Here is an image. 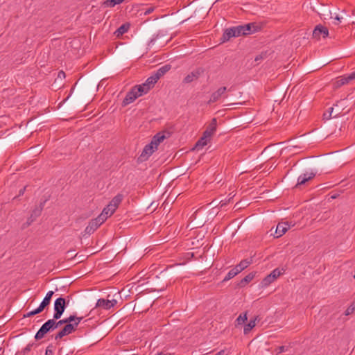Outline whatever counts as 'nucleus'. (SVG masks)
I'll return each mask as SVG.
<instances>
[{
	"label": "nucleus",
	"instance_id": "473e14b6",
	"mask_svg": "<svg viewBox=\"0 0 355 355\" xmlns=\"http://www.w3.org/2000/svg\"><path fill=\"white\" fill-rule=\"evenodd\" d=\"M125 0H107L104 2L106 6L114 7L117 4L121 3Z\"/></svg>",
	"mask_w": 355,
	"mask_h": 355
},
{
	"label": "nucleus",
	"instance_id": "2eb2a0df",
	"mask_svg": "<svg viewBox=\"0 0 355 355\" xmlns=\"http://www.w3.org/2000/svg\"><path fill=\"white\" fill-rule=\"evenodd\" d=\"M354 79L355 78H352V73L346 77L343 76L335 83V87H340L345 84L349 83L351 80Z\"/></svg>",
	"mask_w": 355,
	"mask_h": 355
},
{
	"label": "nucleus",
	"instance_id": "c85d7f7f",
	"mask_svg": "<svg viewBox=\"0 0 355 355\" xmlns=\"http://www.w3.org/2000/svg\"><path fill=\"white\" fill-rule=\"evenodd\" d=\"M239 273H240V272L238 270V269L236 267H234V268H232V270H230L229 271V272L227 274V275L223 279V282L229 281L230 279L234 277Z\"/></svg>",
	"mask_w": 355,
	"mask_h": 355
},
{
	"label": "nucleus",
	"instance_id": "5701e85b",
	"mask_svg": "<svg viewBox=\"0 0 355 355\" xmlns=\"http://www.w3.org/2000/svg\"><path fill=\"white\" fill-rule=\"evenodd\" d=\"M258 317H255L253 320H250V322L244 326L243 333L244 334H248L250 331L254 328L256 325V320Z\"/></svg>",
	"mask_w": 355,
	"mask_h": 355
},
{
	"label": "nucleus",
	"instance_id": "393cba45",
	"mask_svg": "<svg viewBox=\"0 0 355 355\" xmlns=\"http://www.w3.org/2000/svg\"><path fill=\"white\" fill-rule=\"evenodd\" d=\"M83 319V317H76L74 315H71L69 317L64 318V320L67 322V324L77 323V327L78 326V324H80V322L82 321Z\"/></svg>",
	"mask_w": 355,
	"mask_h": 355
},
{
	"label": "nucleus",
	"instance_id": "cd10ccee",
	"mask_svg": "<svg viewBox=\"0 0 355 355\" xmlns=\"http://www.w3.org/2000/svg\"><path fill=\"white\" fill-rule=\"evenodd\" d=\"M53 291H49L44 298L43 299L42 302H41V305L45 309L49 304L51 300V297L53 295Z\"/></svg>",
	"mask_w": 355,
	"mask_h": 355
},
{
	"label": "nucleus",
	"instance_id": "f03ea898",
	"mask_svg": "<svg viewBox=\"0 0 355 355\" xmlns=\"http://www.w3.org/2000/svg\"><path fill=\"white\" fill-rule=\"evenodd\" d=\"M54 320V318L49 319L42 324L35 336V340H39L43 338L47 333L55 329Z\"/></svg>",
	"mask_w": 355,
	"mask_h": 355
},
{
	"label": "nucleus",
	"instance_id": "0eeeda50",
	"mask_svg": "<svg viewBox=\"0 0 355 355\" xmlns=\"http://www.w3.org/2000/svg\"><path fill=\"white\" fill-rule=\"evenodd\" d=\"M204 73V69L201 67L197 68L186 76L183 80V83L188 84L198 79V78Z\"/></svg>",
	"mask_w": 355,
	"mask_h": 355
},
{
	"label": "nucleus",
	"instance_id": "7ed1b4c3",
	"mask_svg": "<svg viewBox=\"0 0 355 355\" xmlns=\"http://www.w3.org/2000/svg\"><path fill=\"white\" fill-rule=\"evenodd\" d=\"M67 306L66 300L63 297H58L54 302V319L58 320L61 318Z\"/></svg>",
	"mask_w": 355,
	"mask_h": 355
},
{
	"label": "nucleus",
	"instance_id": "6e6552de",
	"mask_svg": "<svg viewBox=\"0 0 355 355\" xmlns=\"http://www.w3.org/2000/svg\"><path fill=\"white\" fill-rule=\"evenodd\" d=\"M117 304L116 300H105L101 298L98 300L96 307L102 308L105 310H109L112 307H114Z\"/></svg>",
	"mask_w": 355,
	"mask_h": 355
},
{
	"label": "nucleus",
	"instance_id": "ddd939ff",
	"mask_svg": "<svg viewBox=\"0 0 355 355\" xmlns=\"http://www.w3.org/2000/svg\"><path fill=\"white\" fill-rule=\"evenodd\" d=\"M315 175V173H304L299 176L296 187L304 184L307 181L313 178Z\"/></svg>",
	"mask_w": 355,
	"mask_h": 355
},
{
	"label": "nucleus",
	"instance_id": "f257e3e1",
	"mask_svg": "<svg viewBox=\"0 0 355 355\" xmlns=\"http://www.w3.org/2000/svg\"><path fill=\"white\" fill-rule=\"evenodd\" d=\"M158 80L159 78L153 73L144 84L133 87L123 99V105L125 106L135 101L138 97L147 94L154 87Z\"/></svg>",
	"mask_w": 355,
	"mask_h": 355
},
{
	"label": "nucleus",
	"instance_id": "b1692460",
	"mask_svg": "<svg viewBox=\"0 0 355 355\" xmlns=\"http://www.w3.org/2000/svg\"><path fill=\"white\" fill-rule=\"evenodd\" d=\"M255 276V272H250L248 275H247L244 278H243L240 282H239V286H245L247 284H248L249 282H250L254 277Z\"/></svg>",
	"mask_w": 355,
	"mask_h": 355
},
{
	"label": "nucleus",
	"instance_id": "3c124183",
	"mask_svg": "<svg viewBox=\"0 0 355 355\" xmlns=\"http://www.w3.org/2000/svg\"><path fill=\"white\" fill-rule=\"evenodd\" d=\"M31 349V345H28L26 348H25V351H29Z\"/></svg>",
	"mask_w": 355,
	"mask_h": 355
},
{
	"label": "nucleus",
	"instance_id": "4468645a",
	"mask_svg": "<svg viewBox=\"0 0 355 355\" xmlns=\"http://www.w3.org/2000/svg\"><path fill=\"white\" fill-rule=\"evenodd\" d=\"M233 37H236L235 30L233 27L227 28L221 37L222 42H225Z\"/></svg>",
	"mask_w": 355,
	"mask_h": 355
},
{
	"label": "nucleus",
	"instance_id": "37998d69",
	"mask_svg": "<svg viewBox=\"0 0 355 355\" xmlns=\"http://www.w3.org/2000/svg\"><path fill=\"white\" fill-rule=\"evenodd\" d=\"M35 315V314L33 313V311L27 313L26 314H24V318H29V317H31V316H33Z\"/></svg>",
	"mask_w": 355,
	"mask_h": 355
},
{
	"label": "nucleus",
	"instance_id": "f8f14e48",
	"mask_svg": "<svg viewBox=\"0 0 355 355\" xmlns=\"http://www.w3.org/2000/svg\"><path fill=\"white\" fill-rule=\"evenodd\" d=\"M216 125H217L216 119L214 118V119H212L211 123L209 124L207 129L203 132V135H205V137H209V138L211 137V136L214 135V133L216 130Z\"/></svg>",
	"mask_w": 355,
	"mask_h": 355
},
{
	"label": "nucleus",
	"instance_id": "864d4df0",
	"mask_svg": "<svg viewBox=\"0 0 355 355\" xmlns=\"http://www.w3.org/2000/svg\"><path fill=\"white\" fill-rule=\"evenodd\" d=\"M352 78H355V71L352 73Z\"/></svg>",
	"mask_w": 355,
	"mask_h": 355
},
{
	"label": "nucleus",
	"instance_id": "aec40b11",
	"mask_svg": "<svg viewBox=\"0 0 355 355\" xmlns=\"http://www.w3.org/2000/svg\"><path fill=\"white\" fill-rule=\"evenodd\" d=\"M318 13L320 15V18L323 19H329L333 17L330 10H329L327 8H322L318 12Z\"/></svg>",
	"mask_w": 355,
	"mask_h": 355
},
{
	"label": "nucleus",
	"instance_id": "4be33fe9",
	"mask_svg": "<svg viewBox=\"0 0 355 355\" xmlns=\"http://www.w3.org/2000/svg\"><path fill=\"white\" fill-rule=\"evenodd\" d=\"M243 27H244L245 35H250V34L254 33L257 31V26H256V24L254 23H250V24L243 25Z\"/></svg>",
	"mask_w": 355,
	"mask_h": 355
},
{
	"label": "nucleus",
	"instance_id": "5fc2aeb1",
	"mask_svg": "<svg viewBox=\"0 0 355 355\" xmlns=\"http://www.w3.org/2000/svg\"><path fill=\"white\" fill-rule=\"evenodd\" d=\"M352 78H355V71L352 73Z\"/></svg>",
	"mask_w": 355,
	"mask_h": 355
},
{
	"label": "nucleus",
	"instance_id": "6e6d98bb",
	"mask_svg": "<svg viewBox=\"0 0 355 355\" xmlns=\"http://www.w3.org/2000/svg\"><path fill=\"white\" fill-rule=\"evenodd\" d=\"M338 115V113L336 114L334 116V117H336V116H337Z\"/></svg>",
	"mask_w": 355,
	"mask_h": 355
},
{
	"label": "nucleus",
	"instance_id": "9b49d317",
	"mask_svg": "<svg viewBox=\"0 0 355 355\" xmlns=\"http://www.w3.org/2000/svg\"><path fill=\"white\" fill-rule=\"evenodd\" d=\"M226 91V87H221L218 88L216 92L211 94L210 98L208 101V103L211 104L218 101L219 98L225 93Z\"/></svg>",
	"mask_w": 355,
	"mask_h": 355
},
{
	"label": "nucleus",
	"instance_id": "bb28decb",
	"mask_svg": "<svg viewBox=\"0 0 355 355\" xmlns=\"http://www.w3.org/2000/svg\"><path fill=\"white\" fill-rule=\"evenodd\" d=\"M114 213L109 209V207H106L103 209L101 214L98 216L105 222L107 218L111 216Z\"/></svg>",
	"mask_w": 355,
	"mask_h": 355
},
{
	"label": "nucleus",
	"instance_id": "de8ad7c7",
	"mask_svg": "<svg viewBox=\"0 0 355 355\" xmlns=\"http://www.w3.org/2000/svg\"><path fill=\"white\" fill-rule=\"evenodd\" d=\"M73 252H74V251H73V250H69V251L67 252V254H68L69 256H71V257L75 256V255L73 254Z\"/></svg>",
	"mask_w": 355,
	"mask_h": 355
},
{
	"label": "nucleus",
	"instance_id": "e433bc0d",
	"mask_svg": "<svg viewBox=\"0 0 355 355\" xmlns=\"http://www.w3.org/2000/svg\"><path fill=\"white\" fill-rule=\"evenodd\" d=\"M57 320H54V325L55 329H57L58 327L62 325V324H67V322L64 319L60 320L59 321H56Z\"/></svg>",
	"mask_w": 355,
	"mask_h": 355
},
{
	"label": "nucleus",
	"instance_id": "c9c22d12",
	"mask_svg": "<svg viewBox=\"0 0 355 355\" xmlns=\"http://www.w3.org/2000/svg\"><path fill=\"white\" fill-rule=\"evenodd\" d=\"M354 311H355V306H354V304L352 302L350 304V306L346 309V311L345 312V315H349L352 314Z\"/></svg>",
	"mask_w": 355,
	"mask_h": 355
},
{
	"label": "nucleus",
	"instance_id": "1a4fd4ad",
	"mask_svg": "<svg viewBox=\"0 0 355 355\" xmlns=\"http://www.w3.org/2000/svg\"><path fill=\"white\" fill-rule=\"evenodd\" d=\"M157 149L155 146L151 145V143L146 145L139 156V159L141 161L147 159Z\"/></svg>",
	"mask_w": 355,
	"mask_h": 355
},
{
	"label": "nucleus",
	"instance_id": "f704fd0d",
	"mask_svg": "<svg viewBox=\"0 0 355 355\" xmlns=\"http://www.w3.org/2000/svg\"><path fill=\"white\" fill-rule=\"evenodd\" d=\"M233 28H234V30H235V33H236V37H239L241 35H245L243 25L234 26V27H233Z\"/></svg>",
	"mask_w": 355,
	"mask_h": 355
},
{
	"label": "nucleus",
	"instance_id": "ea45409f",
	"mask_svg": "<svg viewBox=\"0 0 355 355\" xmlns=\"http://www.w3.org/2000/svg\"><path fill=\"white\" fill-rule=\"evenodd\" d=\"M53 350L51 349V347L49 346L46 349L45 355H53Z\"/></svg>",
	"mask_w": 355,
	"mask_h": 355
},
{
	"label": "nucleus",
	"instance_id": "c756f323",
	"mask_svg": "<svg viewBox=\"0 0 355 355\" xmlns=\"http://www.w3.org/2000/svg\"><path fill=\"white\" fill-rule=\"evenodd\" d=\"M123 196L122 194L119 193L116 196H114L110 202L112 203L114 207H118L119 204L123 200Z\"/></svg>",
	"mask_w": 355,
	"mask_h": 355
},
{
	"label": "nucleus",
	"instance_id": "c03bdc74",
	"mask_svg": "<svg viewBox=\"0 0 355 355\" xmlns=\"http://www.w3.org/2000/svg\"><path fill=\"white\" fill-rule=\"evenodd\" d=\"M334 19L337 21V22L335 23L336 24H338L341 21V18L338 15H336Z\"/></svg>",
	"mask_w": 355,
	"mask_h": 355
},
{
	"label": "nucleus",
	"instance_id": "39448f33",
	"mask_svg": "<svg viewBox=\"0 0 355 355\" xmlns=\"http://www.w3.org/2000/svg\"><path fill=\"white\" fill-rule=\"evenodd\" d=\"M103 223L104 221L99 216L91 220L85 230V234L89 235L93 234Z\"/></svg>",
	"mask_w": 355,
	"mask_h": 355
},
{
	"label": "nucleus",
	"instance_id": "a211bd4d",
	"mask_svg": "<svg viewBox=\"0 0 355 355\" xmlns=\"http://www.w3.org/2000/svg\"><path fill=\"white\" fill-rule=\"evenodd\" d=\"M171 67L169 64H166L159 68L156 71L153 73L159 79L162 77L166 72H168L171 69Z\"/></svg>",
	"mask_w": 355,
	"mask_h": 355
},
{
	"label": "nucleus",
	"instance_id": "8fccbe9b",
	"mask_svg": "<svg viewBox=\"0 0 355 355\" xmlns=\"http://www.w3.org/2000/svg\"><path fill=\"white\" fill-rule=\"evenodd\" d=\"M224 354H225V351L224 350H220V352H218L215 355H224Z\"/></svg>",
	"mask_w": 355,
	"mask_h": 355
},
{
	"label": "nucleus",
	"instance_id": "7c9ffc66",
	"mask_svg": "<svg viewBox=\"0 0 355 355\" xmlns=\"http://www.w3.org/2000/svg\"><path fill=\"white\" fill-rule=\"evenodd\" d=\"M248 319L247 313H241L236 320V326L243 324Z\"/></svg>",
	"mask_w": 355,
	"mask_h": 355
},
{
	"label": "nucleus",
	"instance_id": "79ce46f5",
	"mask_svg": "<svg viewBox=\"0 0 355 355\" xmlns=\"http://www.w3.org/2000/svg\"><path fill=\"white\" fill-rule=\"evenodd\" d=\"M65 78V73L63 71H60L58 74V78L63 79Z\"/></svg>",
	"mask_w": 355,
	"mask_h": 355
},
{
	"label": "nucleus",
	"instance_id": "603ef678",
	"mask_svg": "<svg viewBox=\"0 0 355 355\" xmlns=\"http://www.w3.org/2000/svg\"><path fill=\"white\" fill-rule=\"evenodd\" d=\"M261 58V57L259 58V57H258V56H257V57L255 58V60H256V61H257V60H260Z\"/></svg>",
	"mask_w": 355,
	"mask_h": 355
},
{
	"label": "nucleus",
	"instance_id": "72a5a7b5",
	"mask_svg": "<svg viewBox=\"0 0 355 355\" xmlns=\"http://www.w3.org/2000/svg\"><path fill=\"white\" fill-rule=\"evenodd\" d=\"M282 271L283 269L280 270L279 268H275L269 275L271 276L272 279H274V280H275L282 274Z\"/></svg>",
	"mask_w": 355,
	"mask_h": 355
},
{
	"label": "nucleus",
	"instance_id": "2f4dec72",
	"mask_svg": "<svg viewBox=\"0 0 355 355\" xmlns=\"http://www.w3.org/2000/svg\"><path fill=\"white\" fill-rule=\"evenodd\" d=\"M274 281V279H272L271 276L268 275L261 281V284L263 287H267Z\"/></svg>",
	"mask_w": 355,
	"mask_h": 355
},
{
	"label": "nucleus",
	"instance_id": "423d86ee",
	"mask_svg": "<svg viewBox=\"0 0 355 355\" xmlns=\"http://www.w3.org/2000/svg\"><path fill=\"white\" fill-rule=\"evenodd\" d=\"M329 36V31L328 29L323 26L321 24L317 25L313 31V37L316 40H320L321 37L322 38H326Z\"/></svg>",
	"mask_w": 355,
	"mask_h": 355
},
{
	"label": "nucleus",
	"instance_id": "412c9836",
	"mask_svg": "<svg viewBox=\"0 0 355 355\" xmlns=\"http://www.w3.org/2000/svg\"><path fill=\"white\" fill-rule=\"evenodd\" d=\"M164 139H165L164 135L162 134L161 132H159L153 137V138L150 142L151 145L155 146L156 148H157V146H159V144L162 141H163Z\"/></svg>",
	"mask_w": 355,
	"mask_h": 355
},
{
	"label": "nucleus",
	"instance_id": "09e8293b",
	"mask_svg": "<svg viewBox=\"0 0 355 355\" xmlns=\"http://www.w3.org/2000/svg\"><path fill=\"white\" fill-rule=\"evenodd\" d=\"M26 189V187L19 191V196L23 195Z\"/></svg>",
	"mask_w": 355,
	"mask_h": 355
},
{
	"label": "nucleus",
	"instance_id": "f3484780",
	"mask_svg": "<svg viewBox=\"0 0 355 355\" xmlns=\"http://www.w3.org/2000/svg\"><path fill=\"white\" fill-rule=\"evenodd\" d=\"M252 263V259H246L242 260L238 265H236L235 267L238 269V270L241 272L244 269L248 268L250 264Z\"/></svg>",
	"mask_w": 355,
	"mask_h": 355
},
{
	"label": "nucleus",
	"instance_id": "a878e982",
	"mask_svg": "<svg viewBox=\"0 0 355 355\" xmlns=\"http://www.w3.org/2000/svg\"><path fill=\"white\" fill-rule=\"evenodd\" d=\"M130 28V24H123L120 27L118 28V29L116 31L115 34L117 37L122 35L123 34L128 32V31Z\"/></svg>",
	"mask_w": 355,
	"mask_h": 355
},
{
	"label": "nucleus",
	"instance_id": "6ab92c4d",
	"mask_svg": "<svg viewBox=\"0 0 355 355\" xmlns=\"http://www.w3.org/2000/svg\"><path fill=\"white\" fill-rule=\"evenodd\" d=\"M42 209V207L40 209L36 208L33 211L31 216L28 218L26 226H29L41 214Z\"/></svg>",
	"mask_w": 355,
	"mask_h": 355
},
{
	"label": "nucleus",
	"instance_id": "a18cd8bd",
	"mask_svg": "<svg viewBox=\"0 0 355 355\" xmlns=\"http://www.w3.org/2000/svg\"><path fill=\"white\" fill-rule=\"evenodd\" d=\"M279 353H282L285 351V347L284 346H280L279 348Z\"/></svg>",
	"mask_w": 355,
	"mask_h": 355
},
{
	"label": "nucleus",
	"instance_id": "4c0bfd02",
	"mask_svg": "<svg viewBox=\"0 0 355 355\" xmlns=\"http://www.w3.org/2000/svg\"><path fill=\"white\" fill-rule=\"evenodd\" d=\"M44 309V308L41 304H40V306L37 309L33 311V313L37 315L41 313Z\"/></svg>",
	"mask_w": 355,
	"mask_h": 355
},
{
	"label": "nucleus",
	"instance_id": "dca6fc26",
	"mask_svg": "<svg viewBox=\"0 0 355 355\" xmlns=\"http://www.w3.org/2000/svg\"><path fill=\"white\" fill-rule=\"evenodd\" d=\"M209 137H205L203 135L202 137L196 142L194 149L199 150H201L205 146H206L209 141Z\"/></svg>",
	"mask_w": 355,
	"mask_h": 355
},
{
	"label": "nucleus",
	"instance_id": "a19ab883",
	"mask_svg": "<svg viewBox=\"0 0 355 355\" xmlns=\"http://www.w3.org/2000/svg\"><path fill=\"white\" fill-rule=\"evenodd\" d=\"M107 207H109V209L113 212L114 213V211H116V209H117L116 207H114L112 203H109L107 205Z\"/></svg>",
	"mask_w": 355,
	"mask_h": 355
},
{
	"label": "nucleus",
	"instance_id": "49530a36",
	"mask_svg": "<svg viewBox=\"0 0 355 355\" xmlns=\"http://www.w3.org/2000/svg\"><path fill=\"white\" fill-rule=\"evenodd\" d=\"M333 110H334V108L333 107H331L330 108V114L328 116H327V119H329L331 117V114L333 112ZM324 116L326 117V114H324Z\"/></svg>",
	"mask_w": 355,
	"mask_h": 355
},
{
	"label": "nucleus",
	"instance_id": "58836bf2",
	"mask_svg": "<svg viewBox=\"0 0 355 355\" xmlns=\"http://www.w3.org/2000/svg\"><path fill=\"white\" fill-rule=\"evenodd\" d=\"M154 10H155L154 7H150L144 11V15H148L150 14L151 12H153L154 11Z\"/></svg>",
	"mask_w": 355,
	"mask_h": 355
},
{
	"label": "nucleus",
	"instance_id": "9d476101",
	"mask_svg": "<svg viewBox=\"0 0 355 355\" xmlns=\"http://www.w3.org/2000/svg\"><path fill=\"white\" fill-rule=\"evenodd\" d=\"M290 228V225L286 222L279 223L275 231L274 236L276 238H279L284 235L287 230Z\"/></svg>",
	"mask_w": 355,
	"mask_h": 355
},
{
	"label": "nucleus",
	"instance_id": "4d7b16f0",
	"mask_svg": "<svg viewBox=\"0 0 355 355\" xmlns=\"http://www.w3.org/2000/svg\"><path fill=\"white\" fill-rule=\"evenodd\" d=\"M353 303L354 304V306H355V300L353 302Z\"/></svg>",
	"mask_w": 355,
	"mask_h": 355
},
{
	"label": "nucleus",
	"instance_id": "20e7f679",
	"mask_svg": "<svg viewBox=\"0 0 355 355\" xmlns=\"http://www.w3.org/2000/svg\"><path fill=\"white\" fill-rule=\"evenodd\" d=\"M77 329V323L66 324L58 334L54 336L55 340H60L64 336L74 332Z\"/></svg>",
	"mask_w": 355,
	"mask_h": 355
}]
</instances>
